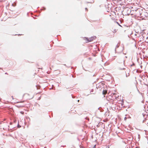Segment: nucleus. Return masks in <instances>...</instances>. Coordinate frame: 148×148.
<instances>
[{"label": "nucleus", "mask_w": 148, "mask_h": 148, "mask_svg": "<svg viewBox=\"0 0 148 148\" xmlns=\"http://www.w3.org/2000/svg\"><path fill=\"white\" fill-rule=\"evenodd\" d=\"M24 96L28 99H31L33 97V95L31 93H25L24 94Z\"/></svg>", "instance_id": "obj_1"}, {"label": "nucleus", "mask_w": 148, "mask_h": 148, "mask_svg": "<svg viewBox=\"0 0 148 148\" xmlns=\"http://www.w3.org/2000/svg\"><path fill=\"white\" fill-rule=\"evenodd\" d=\"M96 37L95 36H93L90 38H85L84 40H85L86 42H90L92 41L96 38Z\"/></svg>", "instance_id": "obj_2"}, {"label": "nucleus", "mask_w": 148, "mask_h": 148, "mask_svg": "<svg viewBox=\"0 0 148 148\" xmlns=\"http://www.w3.org/2000/svg\"><path fill=\"white\" fill-rule=\"evenodd\" d=\"M142 13V10L140 9H138L136 11L135 14L136 16H140L141 15Z\"/></svg>", "instance_id": "obj_3"}, {"label": "nucleus", "mask_w": 148, "mask_h": 148, "mask_svg": "<svg viewBox=\"0 0 148 148\" xmlns=\"http://www.w3.org/2000/svg\"><path fill=\"white\" fill-rule=\"evenodd\" d=\"M107 92V90H104L102 92V94L103 95H106Z\"/></svg>", "instance_id": "obj_4"}, {"label": "nucleus", "mask_w": 148, "mask_h": 148, "mask_svg": "<svg viewBox=\"0 0 148 148\" xmlns=\"http://www.w3.org/2000/svg\"><path fill=\"white\" fill-rule=\"evenodd\" d=\"M21 112L22 114H23V113H24V112Z\"/></svg>", "instance_id": "obj_5"}, {"label": "nucleus", "mask_w": 148, "mask_h": 148, "mask_svg": "<svg viewBox=\"0 0 148 148\" xmlns=\"http://www.w3.org/2000/svg\"><path fill=\"white\" fill-rule=\"evenodd\" d=\"M129 1H131V0H129Z\"/></svg>", "instance_id": "obj_6"}]
</instances>
